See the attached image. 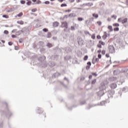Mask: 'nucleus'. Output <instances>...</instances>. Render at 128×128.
<instances>
[{"label": "nucleus", "mask_w": 128, "mask_h": 128, "mask_svg": "<svg viewBox=\"0 0 128 128\" xmlns=\"http://www.w3.org/2000/svg\"><path fill=\"white\" fill-rule=\"evenodd\" d=\"M106 86L104 82L101 83L99 88L100 91L97 92L98 96H102L104 94H107L108 98H112V95L114 94V90H111L106 92Z\"/></svg>", "instance_id": "1"}, {"label": "nucleus", "mask_w": 128, "mask_h": 128, "mask_svg": "<svg viewBox=\"0 0 128 128\" xmlns=\"http://www.w3.org/2000/svg\"><path fill=\"white\" fill-rule=\"evenodd\" d=\"M46 58L44 56H41L38 58V60L40 62L39 64H40L42 68H46L48 66V64L46 62Z\"/></svg>", "instance_id": "2"}, {"label": "nucleus", "mask_w": 128, "mask_h": 128, "mask_svg": "<svg viewBox=\"0 0 128 128\" xmlns=\"http://www.w3.org/2000/svg\"><path fill=\"white\" fill-rule=\"evenodd\" d=\"M3 104H4L6 106V112L3 111L2 114H4L6 116V118H10V116H12V112H10V110L8 109V103L4 102V103H3Z\"/></svg>", "instance_id": "3"}, {"label": "nucleus", "mask_w": 128, "mask_h": 128, "mask_svg": "<svg viewBox=\"0 0 128 128\" xmlns=\"http://www.w3.org/2000/svg\"><path fill=\"white\" fill-rule=\"evenodd\" d=\"M78 44L79 46H84V40L82 39V38H80V36H78Z\"/></svg>", "instance_id": "4"}, {"label": "nucleus", "mask_w": 128, "mask_h": 128, "mask_svg": "<svg viewBox=\"0 0 128 128\" xmlns=\"http://www.w3.org/2000/svg\"><path fill=\"white\" fill-rule=\"evenodd\" d=\"M118 22H122V24H126L128 22V18H118Z\"/></svg>", "instance_id": "5"}, {"label": "nucleus", "mask_w": 128, "mask_h": 128, "mask_svg": "<svg viewBox=\"0 0 128 128\" xmlns=\"http://www.w3.org/2000/svg\"><path fill=\"white\" fill-rule=\"evenodd\" d=\"M108 50L110 54H114V47L113 46H108Z\"/></svg>", "instance_id": "6"}, {"label": "nucleus", "mask_w": 128, "mask_h": 128, "mask_svg": "<svg viewBox=\"0 0 128 128\" xmlns=\"http://www.w3.org/2000/svg\"><path fill=\"white\" fill-rule=\"evenodd\" d=\"M22 30H23L24 34V32L26 33V35L28 36V34H30V30H28V28L26 27L24 28Z\"/></svg>", "instance_id": "7"}, {"label": "nucleus", "mask_w": 128, "mask_h": 128, "mask_svg": "<svg viewBox=\"0 0 128 128\" xmlns=\"http://www.w3.org/2000/svg\"><path fill=\"white\" fill-rule=\"evenodd\" d=\"M48 66L50 68H54L56 66V63L54 62L50 61L48 64H47V66Z\"/></svg>", "instance_id": "8"}, {"label": "nucleus", "mask_w": 128, "mask_h": 128, "mask_svg": "<svg viewBox=\"0 0 128 128\" xmlns=\"http://www.w3.org/2000/svg\"><path fill=\"white\" fill-rule=\"evenodd\" d=\"M60 76V73L58 72H56V73H54V74H52V78H58V76Z\"/></svg>", "instance_id": "9"}, {"label": "nucleus", "mask_w": 128, "mask_h": 128, "mask_svg": "<svg viewBox=\"0 0 128 128\" xmlns=\"http://www.w3.org/2000/svg\"><path fill=\"white\" fill-rule=\"evenodd\" d=\"M118 85L116 83H112L110 84V88H111L112 90H114V88H116Z\"/></svg>", "instance_id": "10"}, {"label": "nucleus", "mask_w": 128, "mask_h": 128, "mask_svg": "<svg viewBox=\"0 0 128 128\" xmlns=\"http://www.w3.org/2000/svg\"><path fill=\"white\" fill-rule=\"evenodd\" d=\"M94 18H91L90 20H86V24H91L92 22H94Z\"/></svg>", "instance_id": "11"}, {"label": "nucleus", "mask_w": 128, "mask_h": 128, "mask_svg": "<svg viewBox=\"0 0 128 128\" xmlns=\"http://www.w3.org/2000/svg\"><path fill=\"white\" fill-rule=\"evenodd\" d=\"M113 74H114V76H116V74H120V70H114L113 72Z\"/></svg>", "instance_id": "12"}, {"label": "nucleus", "mask_w": 128, "mask_h": 128, "mask_svg": "<svg viewBox=\"0 0 128 128\" xmlns=\"http://www.w3.org/2000/svg\"><path fill=\"white\" fill-rule=\"evenodd\" d=\"M64 50L65 52H72V48H70V47H66L65 48Z\"/></svg>", "instance_id": "13"}, {"label": "nucleus", "mask_w": 128, "mask_h": 128, "mask_svg": "<svg viewBox=\"0 0 128 128\" xmlns=\"http://www.w3.org/2000/svg\"><path fill=\"white\" fill-rule=\"evenodd\" d=\"M118 78H116V77H111L109 78V80H110L111 82H116Z\"/></svg>", "instance_id": "14"}, {"label": "nucleus", "mask_w": 128, "mask_h": 128, "mask_svg": "<svg viewBox=\"0 0 128 128\" xmlns=\"http://www.w3.org/2000/svg\"><path fill=\"white\" fill-rule=\"evenodd\" d=\"M102 38L103 40H106V38H108V33H106V32H104V34Z\"/></svg>", "instance_id": "15"}, {"label": "nucleus", "mask_w": 128, "mask_h": 128, "mask_svg": "<svg viewBox=\"0 0 128 128\" xmlns=\"http://www.w3.org/2000/svg\"><path fill=\"white\" fill-rule=\"evenodd\" d=\"M62 25L63 26V28H68V22H62Z\"/></svg>", "instance_id": "16"}, {"label": "nucleus", "mask_w": 128, "mask_h": 128, "mask_svg": "<svg viewBox=\"0 0 128 128\" xmlns=\"http://www.w3.org/2000/svg\"><path fill=\"white\" fill-rule=\"evenodd\" d=\"M64 60H70L72 59V56H66L64 58Z\"/></svg>", "instance_id": "17"}, {"label": "nucleus", "mask_w": 128, "mask_h": 128, "mask_svg": "<svg viewBox=\"0 0 128 128\" xmlns=\"http://www.w3.org/2000/svg\"><path fill=\"white\" fill-rule=\"evenodd\" d=\"M96 62V56H94L92 60V63L93 64H94Z\"/></svg>", "instance_id": "18"}, {"label": "nucleus", "mask_w": 128, "mask_h": 128, "mask_svg": "<svg viewBox=\"0 0 128 128\" xmlns=\"http://www.w3.org/2000/svg\"><path fill=\"white\" fill-rule=\"evenodd\" d=\"M58 24H60V23H58V22H55L53 23V26L56 28L57 26H58Z\"/></svg>", "instance_id": "19"}, {"label": "nucleus", "mask_w": 128, "mask_h": 128, "mask_svg": "<svg viewBox=\"0 0 128 128\" xmlns=\"http://www.w3.org/2000/svg\"><path fill=\"white\" fill-rule=\"evenodd\" d=\"M122 92H128V87L123 88L122 90Z\"/></svg>", "instance_id": "20"}, {"label": "nucleus", "mask_w": 128, "mask_h": 128, "mask_svg": "<svg viewBox=\"0 0 128 128\" xmlns=\"http://www.w3.org/2000/svg\"><path fill=\"white\" fill-rule=\"evenodd\" d=\"M38 110H37V112L38 114H42V112L43 110H42V108H38Z\"/></svg>", "instance_id": "21"}, {"label": "nucleus", "mask_w": 128, "mask_h": 128, "mask_svg": "<svg viewBox=\"0 0 128 128\" xmlns=\"http://www.w3.org/2000/svg\"><path fill=\"white\" fill-rule=\"evenodd\" d=\"M22 32H24V30H19V31L17 32H16V36H20V34H22Z\"/></svg>", "instance_id": "22"}, {"label": "nucleus", "mask_w": 128, "mask_h": 128, "mask_svg": "<svg viewBox=\"0 0 128 128\" xmlns=\"http://www.w3.org/2000/svg\"><path fill=\"white\" fill-rule=\"evenodd\" d=\"M105 102L106 101H102L100 104H98L97 106H104V105Z\"/></svg>", "instance_id": "23"}, {"label": "nucleus", "mask_w": 128, "mask_h": 128, "mask_svg": "<svg viewBox=\"0 0 128 128\" xmlns=\"http://www.w3.org/2000/svg\"><path fill=\"white\" fill-rule=\"evenodd\" d=\"M108 28L110 30V32H113L114 29H112V26H108Z\"/></svg>", "instance_id": "24"}, {"label": "nucleus", "mask_w": 128, "mask_h": 128, "mask_svg": "<svg viewBox=\"0 0 128 128\" xmlns=\"http://www.w3.org/2000/svg\"><path fill=\"white\" fill-rule=\"evenodd\" d=\"M17 24H24V22L22 20H18L17 21Z\"/></svg>", "instance_id": "25"}, {"label": "nucleus", "mask_w": 128, "mask_h": 128, "mask_svg": "<svg viewBox=\"0 0 128 128\" xmlns=\"http://www.w3.org/2000/svg\"><path fill=\"white\" fill-rule=\"evenodd\" d=\"M69 18H74L76 16V14H70L69 15H68Z\"/></svg>", "instance_id": "26"}, {"label": "nucleus", "mask_w": 128, "mask_h": 128, "mask_svg": "<svg viewBox=\"0 0 128 128\" xmlns=\"http://www.w3.org/2000/svg\"><path fill=\"white\" fill-rule=\"evenodd\" d=\"M52 36V33L50 32H48L46 35V38H50Z\"/></svg>", "instance_id": "27"}, {"label": "nucleus", "mask_w": 128, "mask_h": 128, "mask_svg": "<svg viewBox=\"0 0 128 128\" xmlns=\"http://www.w3.org/2000/svg\"><path fill=\"white\" fill-rule=\"evenodd\" d=\"M128 72V68H125L122 70V72Z\"/></svg>", "instance_id": "28"}, {"label": "nucleus", "mask_w": 128, "mask_h": 128, "mask_svg": "<svg viewBox=\"0 0 128 128\" xmlns=\"http://www.w3.org/2000/svg\"><path fill=\"white\" fill-rule=\"evenodd\" d=\"M22 14H24L22 12H20L18 14H17V16H18V18H20L21 16H22Z\"/></svg>", "instance_id": "29"}, {"label": "nucleus", "mask_w": 128, "mask_h": 128, "mask_svg": "<svg viewBox=\"0 0 128 128\" xmlns=\"http://www.w3.org/2000/svg\"><path fill=\"white\" fill-rule=\"evenodd\" d=\"M99 44L102 45V46H104V44H106V43H104V42L102 41V40H100L99 41Z\"/></svg>", "instance_id": "30"}, {"label": "nucleus", "mask_w": 128, "mask_h": 128, "mask_svg": "<svg viewBox=\"0 0 128 128\" xmlns=\"http://www.w3.org/2000/svg\"><path fill=\"white\" fill-rule=\"evenodd\" d=\"M114 32H118L120 30V28L118 27H116L114 28Z\"/></svg>", "instance_id": "31"}, {"label": "nucleus", "mask_w": 128, "mask_h": 128, "mask_svg": "<svg viewBox=\"0 0 128 128\" xmlns=\"http://www.w3.org/2000/svg\"><path fill=\"white\" fill-rule=\"evenodd\" d=\"M78 22H82V20H84V18H82V17H78Z\"/></svg>", "instance_id": "32"}, {"label": "nucleus", "mask_w": 128, "mask_h": 128, "mask_svg": "<svg viewBox=\"0 0 128 128\" xmlns=\"http://www.w3.org/2000/svg\"><path fill=\"white\" fill-rule=\"evenodd\" d=\"M60 6L61 8H64V6H68V4H66L64 3L61 4Z\"/></svg>", "instance_id": "33"}, {"label": "nucleus", "mask_w": 128, "mask_h": 128, "mask_svg": "<svg viewBox=\"0 0 128 128\" xmlns=\"http://www.w3.org/2000/svg\"><path fill=\"white\" fill-rule=\"evenodd\" d=\"M46 46L48 48H52V44L50 43H48L47 44Z\"/></svg>", "instance_id": "34"}, {"label": "nucleus", "mask_w": 128, "mask_h": 128, "mask_svg": "<svg viewBox=\"0 0 128 128\" xmlns=\"http://www.w3.org/2000/svg\"><path fill=\"white\" fill-rule=\"evenodd\" d=\"M88 58V55H86L84 58V60H87Z\"/></svg>", "instance_id": "35"}, {"label": "nucleus", "mask_w": 128, "mask_h": 128, "mask_svg": "<svg viewBox=\"0 0 128 128\" xmlns=\"http://www.w3.org/2000/svg\"><path fill=\"white\" fill-rule=\"evenodd\" d=\"M96 82V79H94V80H92L91 84H94Z\"/></svg>", "instance_id": "36"}, {"label": "nucleus", "mask_w": 128, "mask_h": 128, "mask_svg": "<svg viewBox=\"0 0 128 128\" xmlns=\"http://www.w3.org/2000/svg\"><path fill=\"white\" fill-rule=\"evenodd\" d=\"M42 31L44 32H48V30L46 28H44L42 29Z\"/></svg>", "instance_id": "37"}, {"label": "nucleus", "mask_w": 128, "mask_h": 128, "mask_svg": "<svg viewBox=\"0 0 128 128\" xmlns=\"http://www.w3.org/2000/svg\"><path fill=\"white\" fill-rule=\"evenodd\" d=\"M113 26H120V24L118 23H114L113 24Z\"/></svg>", "instance_id": "38"}, {"label": "nucleus", "mask_w": 128, "mask_h": 128, "mask_svg": "<svg viewBox=\"0 0 128 128\" xmlns=\"http://www.w3.org/2000/svg\"><path fill=\"white\" fill-rule=\"evenodd\" d=\"M26 4H27V6H30V4H32V1H28V2H26Z\"/></svg>", "instance_id": "39"}, {"label": "nucleus", "mask_w": 128, "mask_h": 128, "mask_svg": "<svg viewBox=\"0 0 128 128\" xmlns=\"http://www.w3.org/2000/svg\"><path fill=\"white\" fill-rule=\"evenodd\" d=\"M42 4V2L40 0H36L35 4Z\"/></svg>", "instance_id": "40"}, {"label": "nucleus", "mask_w": 128, "mask_h": 128, "mask_svg": "<svg viewBox=\"0 0 128 128\" xmlns=\"http://www.w3.org/2000/svg\"><path fill=\"white\" fill-rule=\"evenodd\" d=\"M2 18H8V16L6 14L2 15Z\"/></svg>", "instance_id": "41"}, {"label": "nucleus", "mask_w": 128, "mask_h": 128, "mask_svg": "<svg viewBox=\"0 0 128 128\" xmlns=\"http://www.w3.org/2000/svg\"><path fill=\"white\" fill-rule=\"evenodd\" d=\"M24 39L22 38H21L19 39V42L20 44H22V42H24Z\"/></svg>", "instance_id": "42"}, {"label": "nucleus", "mask_w": 128, "mask_h": 128, "mask_svg": "<svg viewBox=\"0 0 128 128\" xmlns=\"http://www.w3.org/2000/svg\"><path fill=\"white\" fill-rule=\"evenodd\" d=\"M20 2L21 4H26V1L24 0H21L20 1Z\"/></svg>", "instance_id": "43"}, {"label": "nucleus", "mask_w": 128, "mask_h": 128, "mask_svg": "<svg viewBox=\"0 0 128 128\" xmlns=\"http://www.w3.org/2000/svg\"><path fill=\"white\" fill-rule=\"evenodd\" d=\"M122 82H124L119 81L117 82V84H118L119 86H120L122 84Z\"/></svg>", "instance_id": "44"}, {"label": "nucleus", "mask_w": 128, "mask_h": 128, "mask_svg": "<svg viewBox=\"0 0 128 128\" xmlns=\"http://www.w3.org/2000/svg\"><path fill=\"white\" fill-rule=\"evenodd\" d=\"M96 24H98L99 26H102V22H100V21L97 22Z\"/></svg>", "instance_id": "45"}, {"label": "nucleus", "mask_w": 128, "mask_h": 128, "mask_svg": "<svg viewBox=\"0 0 128 128\" xmlns=\"http://www.w3.org/2000/svg\"><path fill=\"white\" fill-rule=\"evenodd\" d=\"M36 10H38V9H36V8H33L32 10V12H36Z\"/></svg>", "instance_id": "46"}, {"label": "nucleus", "mask_w": 128, "mask_h": 128, "mask_svg": "<svg viewBox=\"0 0 128 128\" xmlns=\"http://www.w3.org/2000/svg\"><path fill=\"white\" fill-rule=\"evenodd\" d=\"M14 12V10L12 8L7 10V12Z\"/></svg>", "instance_id": "47"}, {"label": "nucleus", "mask_w": 128, "mask_h": 128, "mask_svg": "<svg viewBox=\"0 0 128 128\" xmlns=\"http://www.w3.org/2000/svg\"><path fill=\"white\" fill-rule=\"evenodd\" d=\"M87 66H92V62H87Z\"/></svg>", "instance_id": "48"}, {"label": "nucleus", "mask_w": 128, "mask_h": 128, "mask_svg": "<svg viewBox=\"0 0 128 128\" xmlns=\"http://www.w3.org/2000/svg\"><path fill=\"white\" fill-rule=\"evenodd\" d=\"M4 32L5 34H8V30H4Z\"/></svg>", "instance_id": "49"}, {"label": "nucleus", "mask_w": 128, "mask_h": 128, "mask_svg": "<svg viewBox=\"0 0 128 128\" xmlns=\"http://www.w3.org/2000/svg\"><path fill=\"white\" fill-rule=\"evenodd\" d=\"M84 34H88V36H90V32L88 31H85Z\"/></svg>", "instance_id": "50"}, {"label": "nucleus", "mask_w": 128, "mask_h": 128, "mask_svg": "<svg viewBox=\"0 0 128 128\" xmlns=\"http://www.w3.org/2000/svg\"><path fill=\"white\" fill-rule=\"evenodd\" d=\"M39 44H40V46H44V42H40Z\"/></svg>", "instance_id": "51"}, {"label": "nucleus", "mask_w": 128, "mask_h": 128, "mask_svg": "<svg viewBox=\"0 0 128 128\" xmlns=\"http://www.w3.org/2000/svg\"><path fill=\"white\" fill-rule=\"evenodd\" d=\"M86 104V101L81 102L80 103V106H82V104Z\"/></svg>", "instance_id": "52"}, {"label": "nucleus", "mask_w": 128, "mask_h": 128, "mask_svg": "<svg viewBox=\"0 0 128 128\" xmlns=\"http://www.w3.org/2000/svg\"><path fill=\"white\" fill-rule=\"evenodd\" d=\"M44 4H50V2L49 1H46L44 2Z\"/></svg>", "instance_id": "53"}, {"label": "nucleus", "mask_w": 128, "mask_h": 128, "mask_svg": "<svg viewBox=\"0 0 128 128\" xmlns=\"http://www.w3.org/2000/svg\"><path fill=\"white\" fill-rule=\"evenodd\" d=\"M118 95L120 96H122V90H120L118 92Z\"/></svg>", "instance_id": "54"}, {"label": "nucleus", "mask_w": 128, "mask_h": 128, "mask_svg": "<svg viewBox=\"0 0 128 128\" xmlns=\"http://www.w3.org/2000/svg\"><path fill=\"white\" fill-rule=\"evenodd\" d=\"M92 40H94V38H96V36L94 35V34H93L92 36Z\"/></svg>", "instance_id": "55"}, {"label": "nucleus", "mask_w": 128, "mask_h": 128, "mask_svg": "<svg viewBox=\"0 0 128 128\" xmlns=\"http://www.w3.org/2000/svg\"><path fill=\"white\" fill-rule=\"evenodd\" d=\"M92 16L94 18H96V13H94L92 14Z\"/></svg>", "instance_id": "56"}, {"label": "nucleus", "mask_w": 128, "mask_h": 128, "mask_svg": "<svg viewBox=\"0 0 128 128\" xmlns=\"http://www.w3.org/2000/svg\"><path fill=\"white\" fill-rule=\"evenodd\" d=\"M86 6H92V4L88 3L86 4Z\"/></svg>", "instance_id": "57"}, {"label": "nucleus", "mask_w": 128, "mask_h": 128, "mask_svg": "<svg viewBox=\"0 0 128 128\" xmlns=\"http://www.w3.org/2000/svg\"><path fill=\"white\" fill-rule=\"evenodd\" d=\"M97 46L99 48H102V45L100 44V43L97 45Z\"/></svg>", "instance_id": "58"}, {"label": "nucleus", "mask_w": 128, "mask_h": 128, "mask_svg": "<svg viewBox=\"0 0 128 128\" xmlns=\"http://www.w3.org/2000/svg\"><path fill=\"white\" fill-rule=\"evenodd\" d=\"M92 76H96V72H92Z\"/></svg>", "instance_id": "59"}, {"label": "nucleus", "mask_w": 128, "mask_h": 128, "mask_svg": "<svg viewBox=\"0 0 128 128\" xmlns=\"http://www.w3.org/2000/svg\"><path fill=\"white\" fill-rule=\"evenodd\" d=\"M102 54H103V55L106 54V50H102Z\"/></svg>", "instance_id": "60"}, {"label": "nucleus", "mask_w": 128, "mask_h": 128, "mask_svg": "<svg viewBox=\"0 0 128 128\" xmlns=\"http://www.w3.org/2000/svg\"><path fill=\"white\" fill-rule=\"evenodd\" d=\"M12 38H16V36L14 35V34H12Z\"/></svg>", "instance_id": "61"}, {"label": "nucleus", "mask_w": 128, "mask_h": 128, "mask_svg": "<svg viewBox=\"0 0 128 128\" xmlns=\"http://www.w3.org/2000/svg\"><path fill=\"white\" fill-rule=\"evenodd\" d=\"M8 46H12V42H8Z\"/></svg>", "instance_id": "62"}, {"label": "nucleus", "mask_w": 128, "mask_h": 128, "mask_svg": "<svg viewBox=\"0 0 128 128\" xmlns=\"http://www.w3.org/2000/svg\"><path fill=\"white\" fill-rule=\"evenodd\" d=\"M98 58H102V54H98Z\"/></svg>", "instance_id": "63"}, {"label": "nucleus", "mask_w": 128, "mask_h": 128, "mask_svg": "<svg viewBox=\"0 0 128 128\" xmlns=\"http://www.w3.org/2000/svg\"><path fill=\"white\" fill-rule=\"evenodd\" d=\"M76 29L74 28V26H71V30H74Z\"/></svg>", "instance_id": "64"}]
</instances>
